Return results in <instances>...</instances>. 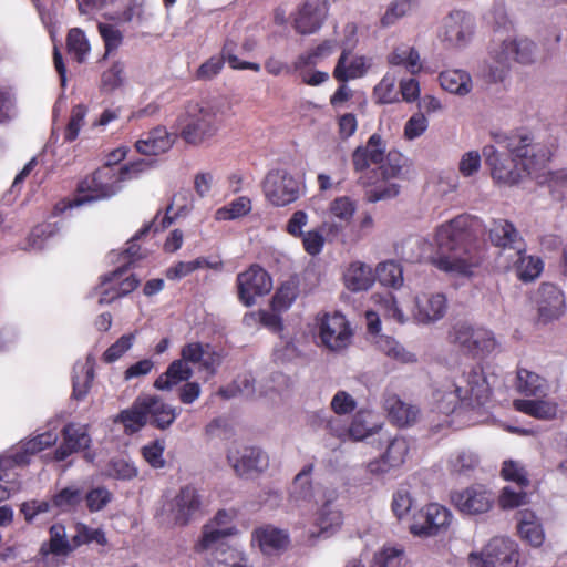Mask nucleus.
Returning a JSON list of instances; mask_svg holds the SVG:
<instances>
[{"label":"nucleus","instance_id":"28","mask_svg":"<svg viewBox=\"0 0 567 567\" xmlns=\"http://www.w3.org/2000/svg\"><path fill=\"white\" fill-rule=\"evenodd\" d=\"M313 465H306L293 478L289 492V502L295 507H306L313 501V487L310 474Z\"/></svg>","mask_w":567,"mask_h":567},{"label":"nucleus","instance_id":"33","mask_svg":"<svg viewBox=\"0 0 567 567\" xmlns=\"http://www.w3.org/2000/svg\"><path fill=\"white\" fill-rule=\"evenodd\" d=\"M324 12L316 2H305L296 19L295 28L301 34H311L318 31L323 22Z\"/></svg>","mask_w":567,"mask_h":567},{"label":"nucleus","instance_id":"53","mask_svg":"<svg viewBox=\"0 0 567 567\" xmlns=\"http://www.w3.org/2000/svg\"><path fill=\"white\" fill-rule=\"evenodd\" d=\"M411 0H396L392 2L381 19L382 25L390 27L394 24L399 19L406 16L411 11Z\"/></svg>","mask_w":567,"mask_h":567},{"label":"nucleus","instance_id":"58","mask_svg":"<svg viewBox=\"0 0 567 567\" xmlns=\"http://www.w3.org/2000/svg\"><path fill=\"white\" fill-rule=\"evenodd\" d=\"M518 532L532 546L538 547L544 542V532L536 520H525L518 524Z\"/></svg>","mask_w":567,"mask_h":567},{"label":"nucleus","instance_id":"30","mask_svg":"<svg viewBox=\"0 0 567 567\" xmlns=\"http://www.w3.org/2000/svg\"><path fill=\"white\" fill-rule=\"evenodd\" d=\"M346 287L352 292L365 291L375 281L372 268L361 261L350 264L343 274Z\"/></svg>","mask_w":567,"mask_h":567},{"label":"nucleus","instance_id":"17","mask_svg":"<svg viewBox=\"0 0 567 567\" xmlns=\"http://www.w3.org/2000/svg\"><path fill=\"white\" fill-rule=\"evenodd\" d=\"M409 450V442L404 437L395 436L388 440L384 454L379 460L370 462L368 471L374 475H383L400 467L405 462Z\"/></svg>","mask_w":567,"mask_h":567},{"label":"nucleus","instance_id":"23","mask_svg":"<svg viewBox=\"0 0 567 567\" xmlns=\"http://www.w3.org/2000/svg\"><path fill=\"white\" fill-rule=\"evenodd\" d=\"M62 443L54 451V460L62 462L73 453L90 446L91 439L84 426L73 423L66 424L62 430Z\"/></svg>","mask_w":567,"mask_h":567},{"label":"nucleus","instance_id":"64","mask_svg":"<svg viewBox=\"0 0 567 567\" xmlns=\"http://www.w3.org/2000/svg\"><path fill=\"white\" fill-rule=\"evenodd\" d=\"M427 128V120L423 112L412 115L404 126V136L414 140L421 136Z\"/></svg>","mask_w":567,"mask_h":567},{"label":"nucleus","instance_id":"48","mask_svg":"<svg viewBox=\"0 0 567 567\" xmlns=\"http://www.w3.org/2000/svg\"><path fill=\"white\" fill-rule=\"evenodd\" d=\"M113 494L105 486H86L84 484V499L91 513L104 509L112 501Z\"/></svg>","mask_w":567,"mask_h":567},{"label":"nucleus","instance_id":"44","mask_svg":"<svg viewBox=\"0 0 567 567\" xmlns=\"http://www.w3.org/2000/svg\"><path fill=\"white\" fill-rule=\"evenodd\" d=\"M478 464V456L474 452L467 450L456 451L449 460L450 472L457 476H470Z\"/></svg>","mask_w":567,"mask_h":567},{"label":"nucleus","instance_id":"13","mask_svg":"<svg viewBox=\"0 0 567 567\" xmlns=\"http://www.w3.org/2000/svg\"><path fill=\"white\" fill-rule=\"evenodd\" d=\"M365 318L368 332L373 337L372 342L378 350L400 363H413L416 361L415 354L408 351L395 339L389 336L379 334L381 322L375 312L367 311Z\"/></svg>","mask_w":567,"mask_h":567},{"label":"nucleus","instance_id":"8","mask_svg":"<svg viewBox=\"0 0 567 567\" xmlns=\"http://www.w3.org/2000/svg\"><path fill=\"white\" fill-rule=\"evenodd\" d=\"M226 458L235 474L240 477L258 475L269 465L267 454L256 446L233 444L227 451Z\"/></svg>","mask_w":567,"mask_h":567},{"label":"nucleus","instance_id":"49","mask_svg":"<svg viewBox=\"0 0 567 567\" xmlns=\"http://www.w3.org/2000/svg\"><path fill=\"white\" fill-rule=\"evenodd\" d=\"M342 523L341 512L333 506L331 502H327L320 508L316 524L319 527V534H326L339 527Z\"/></svg>","mask_w":567,"mask_h":567},{"label":"nucleus","instance_id":"11","mask_svg":"<svg viewBox=\"0 0 567 567\" xmlns=\"http://www.w3.org/2000/svg\"><path fill=\"white\" fill-rule=\"evenodd\" d=\"M452 338L454 343L473 355L489 353L496 346L491 331L474 329L466 324H456L453 328Z\"/></svg>","mask_w":567,"mask_h":567},{"label":"nucleus","instance_id":"50","mask_svg":"<svg viewBox=\"0 0 567 567\" xmlns=\"http://www.w3.org/2000/svg\"><path fill=\"white\" fill-rule=\"evenodd\" d=\"M251 210V202L241 196L219 208L215 213L216 220H231L247 215Z\"/></svg>","mask_w":567,"mask_h":567},{"label":"nucleus","instance_id":"32","mask_svg":"<svg viewBox=\"0 0 567 567\" xmlns=\"http://www.w3.org/2000/svg\"><path fill=\"white\" fill-rule=\"evenodd\" d=\"M346 45L347 48L340 55L333 71L334 78L341 82L361 78L367 73L369 69V64L367 63L364 56H354L351 59V61H349L348 49L352 45V43H347Z\"/></svg>","mask_w":567,"mask_h":567},{"label":"nucleus","instance_id":"19","mask_svg":"<svg viewBox=\"0 0 567 567\" xmlns=\"http://www.w3.org/2000/svg\"><path fill=\"white\" fill-rule=\"evenodd\" d=\"M452 515L439 504H430L410 527L411 533L419 536H433L449 526Z\"/></svg>","mask_w":567,"mask_h":567},{"label":"nucleus","instance_id":"14","mask_svg":"<svg viewBox=\"0 0 567 567\" xmlns=\"http://www.w3.org/2000/svg\"><path fill=\"white\" fill-rule=\"evenodd\" d=\"M319 337L324 347L340 351L350 344L351 331L346 317L339 312L326 315L320 322Z\"/></svg>","mask_w":567,"mask_h":567},{"label":"nucleus","instance_id":"43","mask_svg":"<svg viewBox=\"0 0 567 567\" xmlns=\"http://www.w3.org/2000/svg\"><path fill=\"white\" fill-rule=\"evenodd\" d=\"M193 208V197L189 190L176 193L166 208V214L162 220V229L168 227L174 218L186 216Z\"/></svg>","mask_w":567,"mask_h":567},{"label":"nucleus","instance_id":"22","mask_svg":"<svg viewBox=\"0 0 567 567\" xmlns=\"http://www.w3.org/2000/svg\"><path fill=\"white\" fill-rule=\"evenodd\" d=\"M125 272L126 267H120L103 277L102 287L105 288L101 292L100 303H110L116 298L126 296L137 288L140 280L133 275L123 278Z\"/></svg>","mask_w":567,"mask_h":567},{"label":"nucleus","instance_id":"57","mask_svg":"<svg viewBox=\"0 0 567 567\" xmlns=\"http://www.w3.org/2000/svg\"><path fill=\"white\" fill-rule=\"evenodd\" d=\"M402 162L403 157L401 156V154L390 152L386 155L385 159L383 158V161L380 163L381 165L379 167V171L382 178L386 181L390 178L398 177L402 171Z\"/></svg>","mask_w":567,"mask_h":567},{"label":"nucleus","instance_id":"38","mask_svg":"<svg viewBox=\"0 0 567 567\" xmlns=\"http://www.w3.org/2000/svg\"><path fill=\"white\" fill-rule=\"evenodd\" d=\"M193 374L189 365L183 360L173 361L165 373L161 374L154 382L157 390H171L182 381L188 380Z\"/></svg>","mask_w":567,"mask_h":567},{"label":"nucleus","instance_id":"21","mask_svg":"<svg viewBox=\"0 0 567 567\" xmlns=\"http://www.w3.org/2000/svg\"><path fill=\"white\" fill-rule=\"evenodd\" d=\"M491 243L509 254L524 252L525 243L514 225L505 219L493 220L488 229Z\"/></svg>","mask_w":567,"mask_h":567},{"label":"nucleus","instance_id":"52","mask_svg":"<svg viewBox=\"0 0 567 567\" xmlns=\"http://www.w3.org/2000/svg\"><path fill=\"white\" fill-rule=\"evenodd\" d=\"M402 560L401 548L385 546L374 554L371 567H401Z\"/></svg>","mask_w":567,"mask_h":567},{"label":"nucleus","instance_id":"6","mask_svg":"<svg viewBox=\"0 0 567 567\" xmlns=\"http://www.w3.org/2000/svg\"><path fill=\"white\" fill-rule=\"evenodd\" d=\"M218 109L213 105L189 104L181 118V136L188 144L198 145L218 130Z\"/></svg>","mask_w":567,"mask_h":567},{"label":"nucleus","instance_id":"18","mask_svg":"<svg viewBox=\"0 0 567 567\" xmlns=\"http://www.w3.org/2000/svg\"><path fill=\"white\" fill-rule=\"evenodd\" d=\"M447 309L443 293H422L414 298L413 318L422 324H430L442 319Z\"/></svg>","mask_w":567,"mask_h":567},{"label":"nucleus","instance_id":"37","mask_svg":"<svg viewBox=\"0 0 567 567\" xmlns=\"http://www.w3.org/2000/svg\"><path fill=\"white\" fill-rule=\"evenodd\" d=\"M390 419L399 426H409L416 422L420 410L417 406L408 404L396 396H391L385 402Z\"/></svg>","mask_w":567,"mask_h":567},{"label":"nucleus","instance_id":"2","mask_svg":"<svg viewBox=\"0 0 567 567\" xmlns=\"http://www.w3.org/2000/svg\"><path fill=\"white\" fill-rule=\"evenodd\" d=\"M474 219L460 215L436 231V256L433 264L441 270L458 275H470L484 258L483 248L473 240L471 227Z\"/></svg>","mask_w":567,"mask_h":567},{"label":"nucleus","instance_id":"36","mask_svg":"<svg viewBox=\"0 0 567 567\" xmlns=\"http://www.w3.org/2000/svg\"><path fill=\"white\" fill-rule=\"evenodd\" d=\"M508 259L516 270L517 277L523 281H532L543 270V261L538 257L528 256L524 252L508 255Z\"/></svg>","mask_w":567,"mask_h":567},{"label":"nucleus","instance_id":"55","mask_svg":"<svg viewBox=\"0 0 567 567\" xmlns=\"http://www.w3.org/2000/svg\"><path fill=\"white\" fill-rule=\"evenodd\" d=\"M235 48H236V43L234 41L227 40L224 44L221 55L219 58H221L224 62L227 61L233 69H237V70L249 69L255 72L260 71V65L258 63L240 62L239 59L234 53Z\"/></svg>","mask_w":567,"mask_h":567},{"label":"nucleus","instance_id":"40","mask_svg":"<svg viewBox=\"0 0 567 567\" xmlns=\"http://www.w3.org/2000/svg\"><path fill=\"white\" fill-rule=\"evenodd\" d=\"M514 406L539 420H551L557 414V403L550 400H515Z\"/></svg>","mask_w":567,"mask_h":567},{"label":"nucleus","instance_id":"3","mask_svg":"<svg viewBox=\"0 0 567 567\" xmlns=\"http://www.w3.org/2000/svg\"><path fill=\"white\" fill-rule=\"evenodd\" d=\"M125 157V151L117 148L111 153L109 163L103 167L96 169L90 179H85L80 184V190H89L91 195L76 198L75 206H80L86 202L107 198L115 195L120 188V183L128 178V174H137L144 171L148 163L146 161H137L131 165L122 167L115 173L113 163H116Z\"/></svg>","mask_w":567,"mask_h":567},{"label":"nucleus","instance_id":"20","mask_svg":"<svg viewBox=\"0 0 567 567\" xmlns=\"http://www.w3.org/2000/svg\"><path fill=\"white\" fill-rule=\"evenodd\" d=\"M472 34L470 16L462 10L450 12L443 20L442 39L450 47L464 45Z\"/></svg>","mask_w":567,"mask_h":567},{"label":"nucleus","instance_id":"31","mask_svg":"<svg viewBox=\"0 0 567 567\" xmlns=\"http://www.w3.org/2000/svg\"><path fill=\"white\" fill-rule=\"evenodd\" d=\"M174 138L164 126L153 128L146 136L135 143L136 151L143 155H158L168 151Z\"/></svg>","mask_w":567,"mask_h":567},{"label":"nucleus","instance_id":"10","mask_svg":"<svg viewBox=\"0 0 567 567\" xmlns=\"http://www.w3.org/2000/svg\"><path fill=\"white\" fill-rule=\"evenodd\" d=\"M238 298L247 307L255 303V298L267 295L272 289L268 272L258 265L237 276Z\"/></svg>","mask_w":567,"mask_h":567},{"label":"nucleus","instance_id":"26","mask_svg":"<svg viewBox=\"0 0 567 567\" xmlns=\"http://www.w3.org/2000/svg\"><path fill=\"white\" fill-rule=\"evenodd\" d=\"M369 417H371L370 413L359 412L355 414L351 422V425L347 430L334 429L333 421H329L328 426L331 430V432L338 437L348 435L354 441H361L372 439L374 435H379V440H381L382 427L379 425L370 426L368 421Z\"/></svg>","mask_w":567,"mask_h":567},{"label":"nucleus","instance_id":"25","mask_svg":"<svg viewBox=\"0 0 567 567\" xmlns=\"http://www.w3.org/2000/svg\"><path fill=\"white\" fill-rule=\"evenodd\" d=\"M146 403L145 412L150 423L157 429L165 430L169 427L177 417L176 409L165 403L157 395H142Z\"/></svg>","mask_w":567,"mask_h":567},{"label":"nucleus","instance_id":"47","mask_svg":"<svg viewBox=\"0 0 567 567\" xmlns=\"http://www.w3.org/2000/svg\"><path fill=\"white\" fill-rule=\"evenodd\" d=\"M374 277L383 286L400 288L403 284V270L400 264L388 260L378 265Z\"/></svg>","mask_w":567,"mask_h":567},{"label":"nucleus","instance_id":"41","mask_svg":"<svg viewBox=\"0 0 567 567\" xmlns=\"http://www.w3.org/2000/svg\"><path fill=\"white\" fill-rule=\"evenodd\" d=\"M440 84L443 90L466 95L472 90V80L468 73L462 70H446L439 75Z\"/></svg>","mask_w":567,"mask_h":567},{"label":"nucleus","instance_id":"62","mask_svg":"<svg viewBox=\"0 0 567 567\" xmlns=\"http://www.w3.org/2000/svg\"><path fill=\"white\" fill-rule=\"evenodd\" d=\"M107 475L117 480H131L136 476V468L123 458H115L109 463Z\"/></svg>","mask_w":567,"mask_h":567},{"label":"nucleus","instance_id":"9","mask_svg":"<svg viewBox=\"0 0 567 567\" xmlns=\"http://www.w3.org/2000/svg\"><path fill=\"white\" fill-rule=\"evenodd\" d=\"M299 183L286 171H271L264 181V193L275 206H286L299 197Z\"/></svg>","mask_w":567,"mask_h":567},{"label":"nucleus","instance_id":"56","mask_svg":"<svg viewBox=\"0 0 567 567\" xmlns=\"http://www.w3.org/2000/svg\"><path fill=\"white\" fill-rule=\"evenodd\" d=\"M502 475L507 481H513L519 486H527L529 481L525 467L515 461H505L502 467Z\"/></svg>","mask_w":567,"mask_h":567},{"label":"nucleus","instance_id":"60","mask_svg":"<svg viewBox=\"0 0 567 567\" xmlns=\"http://www.w3.org/2000/svg\"><path fill=\"white\" fill-rule=\"evenodd\" d=\"M394 87V76L385 75L374 87V96L377 97V101L381 104H388L396 101Z\"/></svg>","mask_w":567,"mask_h":567},{"label":"nucleus","instance_id":"7","mask_svg":"<svg viewBox=\"0 0 567 567\" xmlns=\"http://www.w3.org/2000/svg\"><path fill=\"white\" fill-rule=\"evenodd\" d=\"M468 560L471 567H517L518 551L513 540L495 537L480 555L472 553Z\"/></svg>","mask_w":567,"mask_h":567},{"label":"nucleus","instance_id":"15","mask_svg":"<svg viewBox=\"0 0 567 567\" xmlns=\"http://www.w3.org/2000/svg\"><path fill=\"white\" fill-rule=\"evenodd\" d=\"M455 506L464 514L477 515L486 513L494 503V495L485 486L475 484L452 494Z\"/></svg>","mask_w":567,"mask_h":567},{"label":"nucleus","instance_id":"1","mask_svg":"<svg viewBox=\"0 0 567 567\" xmlns=\"http://www.w3.org/2000/svg\"><path fill=\"white\" fill-rule=\"evenodd\" d=\"M495 144L483 147V156L491 169L492 177L508 185L519 183L524 176L543 169L550 159V150L542 143H535L526 133L492 134Z\"/></svg>","mask_w":567,"mask_h":567},{"label":"nucleus","instance_id":"39","mask_svg":"<svg viewBox=\"0 0 567 567\" xmlns=\"http://www.w3.org/2000/svg\"><path fill=\"white\" fill-rule=\"evenodd\" d=\"M516 388L526 396H543L548 391L547 381L535 372L526 369L517 371Z\"/></svg>","mask_w":567,"mask_h":567},{"label":"nucleus","instance_id":"27","mask_svg":"<svg viewBox=\"0 0 567 567\" xmlns=\"http://www.w3.org/2000/svg\"><path fill=\"white\" fill-rule=\"evenodd\" d=\"M187 364L198 363L200 367L209 373H214L215 369L220 364V358L212 349L209 344H203L200 342H192L183 347L182 359Z\"/></svg>","mask_w":567,"mask_h":567},{"label":"nucleus","instance_id":"59","mask_svg":"<svg viewBox=\"0 0 567 567\" xmlns=\"http://www.w3.org/2000/svg\"><path fill=\"white\" fill-rule=\"evenodd\" d=\"M124 82V64L115 62L109 70L102 74V87L113 91Z\"/></svg>","mask_w":567,"mask_h":567},{"label":"nucleus","instance_id":"61","mask_svg":"<svg viewBox=\"0 0 567 567\" xmlns=\"http://www.w3.org/2000/svg\"><path fill=\"white\" fill-rule=\"evenodd\" d=\"M85 114L86 107L82 104H78L72 109L71 118L65 131L66 141L72 142L78 137L79 132L83 126Z\"/></svg>","mask_w":567,"mask_h":567},{"label":"nucleus","instance_id":"12","mask_svg":"<svg viewBox=\"0 0 567 567\" xmlns=\"http://www.w3.org/2000/svg\"><path fill=\"white\" fill-rule=\"evenodd\" d=\"M496 56L509 63L530 65L539 61L542 54L533 40L520 37L502 41L496 47Z\"/></svg>","mask_w":567,"mask_h":567},{"label":"nucleus","instance_id":"4","mask_svg":"<svg viewBox=\"0 0 567 567\" xmlns=\"http://www.w3.org/2000/svg\"><path fill=\"white\" fill-rule=\"evenodd\" d=\"M489 393L491 389L482 370L473 368L461 377L453 392L442 395L437 401L440 410L449 413L453 412L458 403L471 408L484 405Z\"/></svg>","mask_w":567,"mask_h":567},{"label":"nucleus","instance_id":"45","mask_svg":"<svg viewBox=\"0 0 567 567\" xmlns=\"http://www.w3.org/2000/svg\"><path fill=\"white\" fill-rule=\"evenodd\" d=\"M256 393L255 378L250 373L238 375L231 384L220 388L218 394L224 399H231L237 395L254 398Z\"/></svg>","mask_w":567,"mask_h":567},{"label":"nucleus","instance_id":"54","mask_svg":"<svg viewBox=\"0 0 567 567\" xmlns=\"http://www.w3.org/2000/svg\"><path fill=\"white\" fill-rule=\"evenodd\" d=\"M66 44L69 51L75 54L79 62L83 61L89 51V43L82 30L74 28L69 31Z\"/></svg>","mask_w":567,"mask_h":567},{"label":"nucleus","instance_id":"24","mask_svg":"<svg viewBox=\"0 0 567 567\" xmlns=\"http://www.w3.org/2000/svg\"><path fill=\"white\" fill-rule=\"evenodd\" d=\"M233 534V527H219L216 524H206L203 527L202 537L195 545L197 553H209L216 556H226L224 549L225 539Z\"/></svg>","mask_w":567,"mask_h":567},{"label":"nucleus","instance_id":"34","mask_svg":"<svg viewBox=\"0 0 567 567\" xmlns=\"http://www.w3.org/2000/svg\"><path fill=\"white\" fill-rule=\"evenodd\" d=\"M145 406L146 403L143 402L142 395L137 396L128 409L123 410L116 416L115 422L122 423L127 434L138 432L148 421Z\"/></svg>","mask_w":567,"mask_h":567},{"label":"nucleus","instance_id":"51","mask_svg":"<svg viewBox=\"0 0 567 567\" xmlns=\"http://www.w3.org/2000/svg\"><path fill=\"white\" fill-rule=\"evenodd\" d=\"M59 230L56 224L44 223L37 225L30 233L27 239L25 249L29 250H42L44 247V241L54 236Z\"/></svg>","mask_w":567,"mask_h":567},{"label":"nucleus","instance_id":"63","mask_svg":"<svg viewBox=\"0 0 567 567\" xmlns=\"http://www.w3.org/2000/svg\"><path fill=\"white\" fill-rule=\"evenodd\" d=\"M355 210L354 203L350 200L348 197H339L336 198L331 203L330 212L331 214L338 218L341 223H348Z\"/></svg>","mask_w":567,"mask_h":567},{"label":"nucleus","instance_id":"42","mask_svg":"<svg viewBox=\"0 0 567 567\" xmlns=\"http://www.w3.org/2000/svg\"><path fill=\"white\" fill-rule=\"evenodd\" d=\"M84 499V483H73L52 496V506L61 512L75 509Z\"/></svg>","mask_w":567,"mask_h":567},{"label":"nucleus","instance_id":"5","mask_svg":"<svg viewBox=\"0 0 567 567\" xmlns=\"http://www.w3.org/2000/svg\"><path fill=\"white\" fill-rule=\"evenodd\" d=\"M203 507L200 491L194 485H185L173 498L162 504L157 517L168 526L184 527L202 514Z\"/></svg>","mask_w":567,"mask_h":567},{"label":"nucleus","instance_id":"29","mask_svg":"<svg viewBox=\"0 0 567 567\" xmlns=\"http://www.w3.org/2000/svg\"><path fill=\"white\" fill-rule=\"evenodd\" d=\"M384 147L382 138L378 134L370 136L365 146L355 148L352 155V162L357 172L367 169L370 164H379L383 161Z\"/></svg>","mask_w":567,"mask_h":567},{"label":"nucleus","instance_id":"35","mask_svg":"<svg viewBox=\"0 0 567 567\" xmlns=\"http://www.w3.org/2000/svg\"><path fill=\"white\" fill-rule=\"evenodd\" d=\"M94 379L93 361L87 358L85 362H76L73 368L72 398L82 401L87 395Z\"/></svg>","mask_w":567,"mask_h":567},{"label":"nucleus","instance_id":"16","mask_svg":"<svg viewBox=\"0 0 567 567\" xmlns=\"http://www.w3.org/2000/svg\"><path fill=\"white\" fill-rule=\"evenodd\" d=\"M538 320L548 323L557 320L565 312V296L553 284H542L536 297Z\"/></svg>","mask_w":567,"mask_h":567},{"label":"nucleus","instance_id":"46","mask_svg":"<svg viewBox=\"0 0 567 567\" xmlns=\"http://www.w3.org/2000/svg\"><path fill=\"white\" fill-rule=\"evenodd\" d=\"M256 538L260 549L268 555L284 548L287 543V535L282 530L271 526L256 530Z\"/></svg>","mask_w":567,"mask_h":567}]
</instances>
